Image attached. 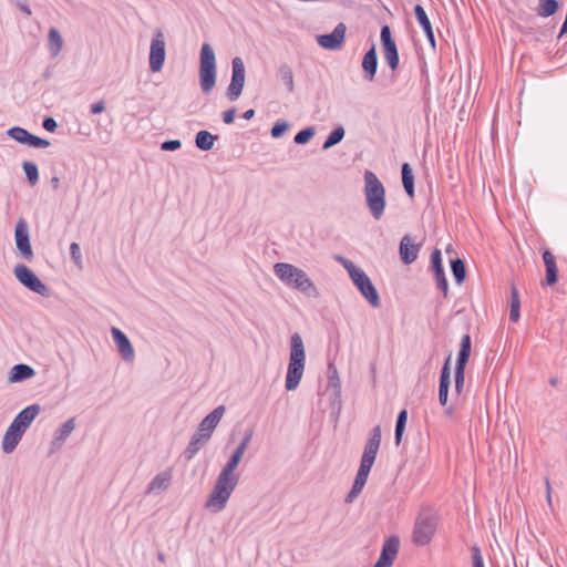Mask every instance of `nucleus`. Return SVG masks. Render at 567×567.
<instances>
[{
	"label": "nucleus",
	"mask_w": 567,
	"mask_h": 567,
	"mask_svg": "<svg viewBox=\"0 0 567 567\" xmlns=\"http://www.w3.org/2000/svg\"><path fill=\"white\" fill-rule=\"evenodd\" d=\"M274 272L286 286L297 289L309 297L318 296L316 286L302 269L288 262H277L274 266Z\"/></svg>",
	"instance_id": "1"
},
{
	"label": "nucleus",
	"mask_w": 567,
	"mask_h": 567,
	"mask_svg": "<svg viewBox=\"0 0 567 567\" xmlns=\"http://www.w3.org/2000/svg\"><path fill=\"white\" fill-rule=\"evenodd\" d=\"M306 363V350L301 336L295 332L290 337V355L286 375V390L293 391L298 388L303 375Z\"/></svg>",
	"instance_id": "2"
},
{
	"label": "nucleus",
	"mask_w": 567,
	"mask_h": 567,
	"mask_svg": "<svg viewBox=\"0 0 567 567\" xmlns=\"http://www.w3.org/2000/svg\"><path fill=\"white\" fill-rule=\"evenodd\" d=\"M364 198L370 214L375 220H380L384 214L386 202H385V188L378 176L371 172H364Z\"/></svg>",
	"instance_id": "3"
},
{
	"label": "nucleus",
	"mask_w": 567,
	"mask_h": 567,
	"mask_svg": "<svg viewBox=\"0 0 567 567\" xmlns=\"http://www.w3.org/2000/svg\"><path fill=\"white\" fill-rule=\"evenodd\" d=\"M238 476H229L224 473H219L213 491L205 503V507L214 513L221 512L226 507L228 499L238 485Z\"/></svg>",
	"instance_id": "4"
},
{
	"label": "nucleus",
	"mask_w": 567,
	"mask_h": 567,
	"mask_svg": "<svg viewBox=\"0 0 567 567\" xmlns=\"http://www.w3.org/2000/svg\"><path fill=\"white\" fill-rule=\"evenodd\" d=\"M216 55L209 43H204L200 49L199 83L204 93H209L216 85Z\"/></svg>",
	"instance_id": "5"
},
{
	"label": "nucleus",
	"mask_w": 567,
	"mask_h": 567,
	"mask_svg": "<svg viewBox=\"0 0 567 567\" xmlns=\"http://www.w3.org/2000/svg\"><path fill=\"white\" fill-rule=\"evenodd\" d=\"M437 528V518L430 513H421L414 523V528L412 533V542L416 546H425L427 545Z\"/></svg>",
	"instance_id": "6"
},
{
	"label": "nucleus",
	"mask_w": 567,
	"mask_h": 567,
	"mask_svg": "<svg viewBox=\"0 0 567 567\" xmlns=\"http://www.w3.org/2000/svg\"><path fill=\"white\" fill-rule=\"evenodd\" d=\"M13 274L18 281L29 290L42 297L50 296V288L45 284H43L28 266L22 264L17 265L13 269Z\"/></svg>",
	"instance_id": "7"
},
{
	"label": "nucleus",
	"mask_w": 567,
	"mask_h": 567,
	"mask_svg": "<svg viewBox=\"0 0 567 567\" xmlns=\"http://www.w3.org/2000/svg\"><path fill=\"white\" fill-rule=\"evenodd\" d=\"M245 64L240 56H235L231 61V79L227 87L226 96L234 102L239 99L245 85Z\"/></svg>",
	"instance_id": "8"
},
{
	"label": "nucleus",
	"mask_w": 567,
	"mask_h": 567,
	"mask_svg": "<svg viewBox=\"0 0 567 567\" xmlns=\"http://www.w3.org/2000/svg\"><path fill=\"white\" fill-rule=\"evenodd\" d=\"M351 280L373 308H379L381 306L378 290L369 276L362 269L359 272H354Z\"/></svg>",
	"instance_id": "9"
},
{
	"label": "nucleus",
	"mask_w": 567,
	"mask_h": 567,
	"mask_svg": "<svg viewBox=\"0 0 567 567\" xmlns=\"http://www.w3.org/2000/svg\"><path fill=\"white\" fill-rule=\"evenodd\" d=\"M165 40L162 30L157 29L150 48V69L152 72H159L165 62Z\"/></svg>",
	"instance_id": "10"
},
{
	"label": "nucleus",
	"mask_w": 567,
	"mask_h": 567,
	"mask_svg": "<svg viewBox=\"0 0 567 567\" xmlns=\"http://www.w3.org/2000/svg\"><path fill=\"white\" fill-rule=\"evenodd\" d=\"M380 38H381V44H382V49H383L384 59H385L388 65L390 66V69L392 71H395L400 63V56H399L396 43H395L394 39L392 38L391 29L388 24H385L381 28Z\"/></svg>",
	"instance_id": "11"
},
{
	"label": "nucleus",
	"mask_w": 567,
	"mask_h": 567,
	"mask_svg": "<svg viewBox=\"0 0 567 567\" xmlns=\"http://www.w3.org/2000/svg\"><path fill=\"white\" fill-rule=\"evenodd\" d=\"M14 240L17 249L24 259L31 260L33 258V250L30 243V234L28 224L23 218H20L14 228Z\"/></svg>",
	"instance_id": "12"
},
{
	"label": "nucleus",
	"mask_w": 567,
	"mask_h": 567,
	"mask_svg": "<svg viewBox=\"0 0 567 567\" xmlns=\"http://www.w3.org/2000/svg\"><path fill=\"white\" fill-rule=\"evenodd\" d=\"M9 137L16 142L29 145L35 148H45L50 146V142L37 135H33L28 130L20 126H12L7 131Z\"/></svg>",
	"instance_id": "13"
},
{
	"label": "nucleus",
	"mask_w": 567,
	"mask_h": 567,
	"mask_svg": "<svg viewBox=\"0 0 567 567\" xmlns=\"http://www.w3.org/2000/svg\"><path fill=\"white\" fill-rule=\"evenodd\" d=\"M381 444V426L375 425L370 433V437L365 443L360 464L372 467L377 458V454Z\"/></svg>",
	"instance_id": "14"
},
{
	"label": "nucleus",
	"mask_w": 567,
	"mask_h": 567,
	"mask_svg": "<svg viewBox=\"0 0 567 567\" xmlns=\"http://www.w3.org/2000/svg\"><path fill=\"white\" fill-rule=\"evenodd\" d=\"M400 549V539L396 535L385 538L381 554L373 567H391Z\"/></svg>",
	"instance_id": "15"
},
{
	"label": "nucleus",
	"mask_w": 567,
	"mask_h": 567,
	"mask_svg": "<svg viewBox=\"0 0 567 567\" xmlns=\"http://www.w3.org/2000/svg\"><path fill=\"white\" fill-rule=\"evenodd\" d=\"M347 27L340 22L336 25L331 33L320 34L317 42L327 50H339L342 48L346 38Z\"/></svg>",
	"instance_id": "16"
},
{
	"label": "nucleus",
	"mask_w": 567,
	"mask_h": 567,
	"mask_svg": "<svg viewBox=\"0 0 567 567\" xmlns=\"http://www.w3.org/2000/svg\"><path fill=\"white\" fill-rule=\"evenodd\" d=\"M431 270L433 271L436 288L441 290L444 297L449 293V282L445 276V271L442 262V252L439 248H435L431 252Z\"/></svg>",
	"instance_id": "17"
},
{
	"label": "nucleus",
	"mask_w": 567,
	"mask_h": 567,
	"mask_svg": "<svg viewBox=\"0 0 567 567\" xmlns=\"http://www.w3.org/2000/svg\"><path fill=\"white\" fill-rule=\"evenodd\" d=\"M251 436H252V432L245 434L241 442L238 444V446L235 449V451L230 455L227 463L221 468L220 473H224L229 476H238L239 477V474L235 473V470L237 468L238 464L240 463V461L244 456V453L251 441Z\"/></svg>",
	"instance_id": "18"
},
{
	"label": "nucleus",
	"mask_w": 567,
	"mask_h": 567,
	"mask_svg": "<svg viewBox=\"0 0 567 567\" xmlns=\"http://www.w3.org/2000/svg\"><path fill=\"white\" fill-rule=\"evenodd\" d=\"M225 412L226 408L224 405H218L200 421L196 431L210 439Z\"/></svg>",
	"instance_id": "19"
},
{
	"label": "nucleus",
	"mask_w": 567,
	"mask_h": 567,
	"mask_svg": "<svg viewBox=\"0 0 567 567\" xmlns=\"http://www.w3.org/2000/svg\"><path fill=\"white\" fill-rule=\"evenodd\" d=\"M40 411L41 406L38 403L28 405L16 415L11 424L24 434Z\"/></svg>",
	"instance_id": "20"
},
{
	"label": "nucleus",
	"mask_w": 567,
	"mask_h": 567,
	"mask_svg": "<svg viewBox=\"0 0 567 567\" xmlns=\"http://www.w3.org/2000/svg\"><path fill=\"white\" fill-rule=\"evenodd\" d=\"M114 343L117 347L118 352L125 361H132L134 359V349L127 338V336L118 328H112L111 330Z\"/></svg>",
	"instance_id": "21"
},
{
	"label": "nucleus",
	"mask_w": 567,
	"mask_h": 567,
	"mask_svg": "<svg viewBox=\"0 0 567 567\" xmlns=\"http://www.w3.org/2000/svg\"><path fill=\"white\" fill-rule=\"evenodd\" d=\"M420 246L412 243L409 235L403 236L400 241L399 252L401 260L406 264H413L419 255Z\"/></svg>",
	"instance_id": "22"
},
{
	"label": "nucleus",
	"mask_w": 567,
	"mask_h": 567,
	"mask_svg": "<svg viewBox=\"0 0 567 567\" xmlns=\"http://www.w3.org/2000/svg\"><path fill=\"white\" fill-rule=\"evenodd\" d=\"M362 70L365 80H374L378 70V54L374 44L363 55Z\"/></svg>",
	"instance_id": "23"
},
{
	"label": "nucleus",
	"mask_w": 567,
	"mask_h": 567,
	"mask_svg": "<svg viewBox=\"0 0 567 567\" xmlns=\"http://www.w3.org/2000/svg\"><path fill=\"white\" fill-rule=\"evenodd\" d=\"M414 14H415L416 21L423 29L429 43L431 44V47L433 49H435V35H434L433 27H432V23L426 14L424 8L421 4H416L414 7Z\"/></svg>",
	"instance_id": "24"
},
{
	"label": "nucleus",
	"mask_w": 567,
	"mask_h": 567,
	"mask_svg": "<svg viewBox=\"0 0 567 567\" xmlns=\"http://www.w3.org/2000/svg\"><path fill=\"white\" fill-rule=\"evenodd\" d=\"M210 439L197 431L193 434L188 445L183 452V456L186 461H190L195 455L208 443Z\"/></svg>",
	"instance_id": "25"
},
{
	"label": "nucleus",
	"mask_w": 567,
	"mask_h": 567,
	"mask_svg": "<svg viewBox=\"0 0 567 567\" xmlns=\"http://www.w3.org/2000/svg\"><path fill=\"white\" fill-rule=\"evenodd\" d=\"M22 436L23 433L10 424L2 439V451L7 454L12 453L21 441Z\"/></svg>",
	"instance_id": "26"
},
{
	"label": "nucleus",
	"mask_w": 567,
	"mask_h": 567,
	"mask_svg": "<svg viewBox=\"0 0 567 567\" xmlns=\"http://www.w3.org/2000/svg\"><path fill=\"white\" fill-rule=\"evenodd\" d=\"M543 260L546 268L545 285L553 286L558 280V269L555 256L549 250H545L543 254Z\"/></svg>",
	"instance_id": "27"
},
{
	"label": "nucleus",
	"mask_w": 567,
	"mask_h": 567,
	"mask_svg": "<svg viewBox=\"0 0 567 567\" xmlns=\"http://www.w3.org/2000/svg\"><path fill=\"white\" fill-rule=\"evenodd\" d=\"M75 429V419L71 417L61 424L54 432L52 445L60 447Z\"/></svg>",
	"instance_id": "28"
},
{
	"label": "nucleus",
	"mask_w": 567,
	"mask_h": 567,
	"mask_svg": "<svg viewBox=\"0 0 567 567\" xmlns=\"http://www.w3.org/2000/svg\"><path fill=\"white\" fill-rule=\"evenodd\" d=\"M35 374V371L32 367L19 363L11 368L10 374H9V382L17 383L22 382L24 380H28L32 378Z\"/></svg>",
	"instance_id": "29"
},
{
	"label": "nucleus",
	"mask_w": 567,
	"mask_h": 567,
	"mask_svg": "<svg viewBox=\"0 0 567 567\" xmlns=\"http://www.w3.org/2000/svg\"><path fill=\"white\" fill-rule=\"evenodd\" d=\"M472 350V339L468 333L461 339L460 350L457 353L455 367L466 368Z\"/></svg>",
	"instance_id": "30"
},
{
	"label": "nucleus",
	"mask_w": 567,
	"mask_h": 567,
	"mask_svg": "<svg viewBox=\"0 0 567 567\" xmlns=\"http://www.w3.org/2000/svg\"><path fill=\"white\" fill-rule=\"evenodd\" d=\"M402 184L410 198L414 197V175L409 163H403L401 167Z\"/></svg>",
	"instance_id": "31"
},
{
	"label": "nucleus",
	"mask_w": 567,
	"mask_h": 567,
	"mask_svg": "<svg viewBox=\"0 0 567 567\" xmlns=\"http://www.w3.org/2000/svg\"><path fill=\"white\" fill-rule=\"evenodd\" d=\"M217 138V135H213L208 131H199L195 136V145L200 151H210Z\"/></svg>",
	"instance_id": "32"
},
{
	"label": "nucleus",
	"mask_w": 567,
	"mask_h": 567,
	"mask_svg": "<svg viewBox=\"0 0 567 567\" xmlns=\"http://www.w3.org/2000/svg\"><path fill=\"white\" fill-rule=\"evenodd\" d=\"M171 478L172 476L168 472L157 474L148 484L146 493L166 489L169 486Z\"/></svg>",
	"instance_id": "33"
},
{
	"label": "nucleus",
	"mask_w": 567,
	"mask_h": 567,
	"mask_svg": "<svg viewBox=\"0 0 567 567\" xmlns=\"http://www.w3.org/2000/svg\"><path fill=\"white\" fill-rule=\"evenodd\" d=\"M560 7L558 0H539L536 12L542 18L554 16Z\"/></svg>",
	"instance_id": "34"
},
{
	"label": "nucleus",
	"mask_w": 567,
	"mask_h": 567,
	"mask_svg": "<svg viewBox=\"0 0 567 567\" xmlns=\"http://www.w3.org/2000/svg\"><path fill=\"white\" fill-rule=\"evenodd\" d=\"M509 320L517 322L520 317V299L517 288L513 285L511 289Z\"/></svg>",
	"instance_id": "35"
},
{
	"label": "nucleus",
	"mask_w": 567,
	"mask_h": 567,
	"mask_svg": "<svg viewBox=\"0 0 567 567\" xmlns=\"http://www.w3.org/2000/svg\"><path fill=\"white\" fill-rule=\"evenodd\" d=\"M450 265L455 282L462 285L466 278L465 262L461 258H455L451 260Z\"/></svg>",
	"instance_id": "36"
},
{
	"label": "nucleus",
	"mask_w": 567,
	"mask_h": 567,
	"mask_svg": "<svg viewBox=\"0 0 567 567\" xmlns=\"http://www.w3.org/2000/svg\"><path fill=\"white\" fill-rule=\"evenodd\" d=\"M277 75L285 83L288 92H293V72L290 65H288L287 63L281 64L278 69Z\"/></svg>",
	"instance_id": "37"
},
{
	"label": "nucleus",
	"mask_w": 567,
	"mask_h": 567,
	"mask_svg": "<svg viewBox=\"0 0 567 567\" xmlns=\"http://www.w3.org/2000/svg\"><path fill=\"white\" fill-rule=\"evenodd\" d=\"M63 47V39L60 32L55 28H51L49 31V49L53 56H56Z\"/></svg>",
	"instance_id": "38"
},
{
	"label": "nucleus",
	"mask_w": 567,
	"mask_h": 567,
	"mask_svg": "<svg viewBox=\"0 0 567 567\" xmlns=\"http://www.w3.org/2000/svg\"><path fill=\"white\" fill-rule=\"evenodd\" d=\"M406 421H408V411L401 410L398 414L396 423H395L394 441H395L396 445H400V443H401V440H402V436H403V433L405 430Z\"/></svg>",
	"instance_id": "39"
},
{
	"label": "nucleus",
	"mask_w": 567,
	"mask_h": 567,
	"mask_svg": "<svg viewBox=\"0 0 567 567\" xmlns=\"http://www.w3.org/2000/svg\"><path fill=\"white\" fill-rule=\"evenodd\" d=\"M344 137V128L342 126H338L331 131L326 141L323 142L322 150H329L332 146L340 143Z\"/></svg>",
	"instance_id": "40"
},
{
	"label": "nucleus",
	"mask_w": 567,
	"mask_h": 567,
	"mask_svg": "<svg viewBox=\"0 0 567 567\" xmlns=\"http://www.w3.org/2000/svg\"><path fill=\"white\" fill-rule=\"evenodd\" d=\"M22 168L25 177L31 186L39 182V169L35 163L25 161L22 163Z\"/></svg>",
	"instance_id": "41"
},
{
	"label": "nucleus",
	"mask_w": 567,
	"mask_h": 567,
	"mask_svg": "<svg viewBox=\"0 0 567 567\" xmlns=\"http://www.w3.org/2000/svg\"><path fill=\"white\" fill-rule=\"evenodd\" d=\"M327 375L328 386L333 389L339 394L341 390V381L338 374V370L333 363L328 364Z\"/></svg>",
	"instance_id": "42"
},
{
	"label": "nucleus",
	"mask_w": 567,
	"mask_h": 567,
	"mask_svg": "<svg viewBox=\"0 0 567 567\" xmlns=\"http://www.w3.org/2000/svg\"><path fill=\"white\" fill-rule=\"evenodd\" d=\"M316 134V131L312 126L306 127L299 131L295 137L293 142L298 145L307 144Z\"/></svg>",
	"instance_id": "43"
},
{
	"label": "nucleus",
	"mask_w": 567,
	"mask_h": 567,
	"mask_svg": "<svg viewBox=\"0 0 567 567\" xmlns=\"http://www.w3.org/2000/svg\"><path fill=\"white\" fill-rule=\"evenodd\" d=\"M455 392L461 394L465 383V368L455 367L454 369Z\"/></svg>",
	"instance_id": "44"
},
{
	"label": "nucleus",
	"mask_w": 567,
	"mask_h": 567,
	"mask_svg": "<svg viewBox=\"0 0 567 567\" xmlns=\"http://www.w3.org/2000/svg\"><path fill=\"white\" fill-rule=\"evenodd\" d=\"M364 485H365L364 483L354 480L350 492L348 493V495L344 498V502L347 504H351L362 492V489L364 488Z\"/></svg>",
	"instance_id": "45"
},
{
	"label": "nucleus",
	"mask_w": 567,
	"mask_h": 567,
	"mask_svg": "<svg viewBox=\"0 0 567 567\" xmlns=\"http://www.w3.org/2000/svg\"><path fill=\"white\" fill-rule=\"evenodd\" d=\"M451 381H439V401L442 406L447 404Z\"/></svg>",
	"instance_id": "46"
},
{
	"label": "nucleus",
	"mask_w": 567,
	"mask_h": 567,
	"mask_svg": "<svg viewBox=\"0 0 567 567\" xmlns=\"http://www.w3.org/2000/svg\"><path fill=\"white\" fill-rule=\"evenodd\" d=\"M289 128V124L285 121H279L275 123V125L271 128V136L274 138H280Z\"/></svg>",
	"instance_id": "47"
},
{
	"label": "nucleus",
	"mask_w": 567,
	"mask_h": 567,
	"mask_svg": "<svg viewBox=\"0 0 567 567\" xmlns=\"http://www.w3.org/2000/svg\"><path fill=\"white\" fill-rule=\"evenodd\" d=\"M473 567H485L481 549L477 546L471 548Z\"/></svg>",
	"instance_id": "48"
},
{
	"label": "nucleus",
	"mask_w": 567,
	"mask_h": 567,
	"mask_svg": "<svg viewBox=\"0 0 567 567\" xmlns=\"http://www.w3.org/2000/svg\"><path fill=\"white\" fill-rule=\"evenodd\" d=\"M439 381H451V355H449L442 367Z\"/></svg>",
	"instance_id": "49"
},
{
	"label": "nucleus",
	"mask_w": 567,
	"mask_h": 567,
	"mask_svg": "<svg viewBox=\"0 0 567 567\" xmlns=\"http://www.w3.org/2000/svg\"><path fill=\"white\" fill-rule=\"evenodd\" d=\"M342 266L347 269L350 278L354 276V272H359L361 270V268L357 267L351 260L347 259V258H343V257H339L338 258Z\"/></svg>",
	"instance_id": "50"
},
{
	"label": "nucleus",
	"mask_w": 567,
	"mask_h": 567,
	"mask_svg": "<svg viewBox=\"0 0 567 567\" xmlns=\"http://www.w3.org/2000/svg\"><path fill=\"white\" fill-rule=\"evenodd\" d=\"M371 468L372 467L364 466V465L360 464L354 480L365 484Z\"/></svg>",
	"instance_id": "51"
},
{
	"label": "nucleus",
	"mask_w": 567,
	"mask_h": 567,
	"mask_svg": "<svg viewBox=\"0 0 567 567\" xmlns=\"http://www.w3.org/2000/svg\"><path fill=\"white\" fill-rule=\"evenodd\" d=\"M181 146L182 143L179 140H168L162 143L161 150L173 152L181 148Z\"/></svg>",
	"instance_id": "52"
},
{
	"label": "nucleus",
	"mask_w": 567,
	"mask_h": 567,
	"mask_svg": "<svg viewBox=\"0 0 567 567\" xmlns=\"http://www.w3.org/2000/svg\"><path fill=\"white\" fill-rule=\"evenodd\" d=\"M42 126L48 132L53 133L56 130L58 124H56V121L53 117L47 116V117L43 118Z\"/></svg>",
	"instance_id": "53"
},
{
	"label": "nucleus",
	"mask_w": 567,
	"mask_h": 567,
	"mask_svg": "<svg viewBox=\"0 0 567 567\" xmlns=\"http://www.w3.org/2000/svg\"><path fill=\"white\" fill-rule=\"evenodd\" d=\"M235 116H236V109L230 107L223 113V122L225 124H231L235 120Z\"/></svg>",
	"instance_id": "54"
},
{
	"label": "nucleus",
	"mask_w": 567,
	"mask_h": 567,
	"mask_svg": "<svg viewBox=\"0 0 567 567\" xmlns=\"http://www.w3.org/2000/svg\"><path fill=\"white\" fill-rule=\"evenodd\" d=\"M105 110V102L103 100L93 103L90 107L92 114H101Z\"/></svg>",
	"instance_id": "55"
},
{
	"label": "nucleus",
	"mask_w": 567,
	"mask_h": 567,
	"mask_svg": "<svg viewBox=\"0 0 567 567\" xmlns=\"http://www.w3.org/2000/svg\"><path fill=\"white\" fill-rule=\"evenodd\" d=\"M70 254L75 261L81 258L80 246L78 243H72L70 245Z\"/></svg>",
	"instance_id": "56"
},
{
	"label": "nucleus",
	"mask_w": 567,
	"mask_h": 567,
	"mask_svg": "<svg viewBox=\"0 0 567 567\" xmlns=\"http://www.w3.org/2000/svg\"><path fill=\"white\" fill-rule=\"evenodd\" d=\"M17 8H19L20 11H22L24 14L27 16H31L32 14V11H31V8L25 4V3H22V2H17L16 3Z\"/></svg>",
	"instance_id": "57"
},
{
	"label": "nucleus",
	"mask_w": 567,
	"mask_h": 567,
	"mask_svg": "<svg viewBox=\"0 0 567 567\" xmlns=\"http://www.w3.org/2000/svg\"><path fill=\"white\" fill-rule=\"evenodd\" d=\"M567 33V12H566V17H565V20L563 22V25L560 28V32H559V38L564 37L565 34Z\"/></svg>",
	"instance_id": "58"
},
{
	"label": "nucleus",
	"mask_w": 567,
	"mask_h": 567,
	"mask_svg": "<svg viewBox=\"0 0 567 567\" xmlns=\"http://www.w3.org/2000/svg\"><path fill=\"white\" fill-rule=\"evenodd\" d=\"M255 116V110L250 109L244 112L243 118L245 120H251Z\"/></svg>",
	"instance_id": "59"
},
{
	"label": "nucleus",
	"mask_w": 567,
	"mask_h": 567,
	"mask_svg": "<svg viewBox=\"0 0 567 567\" xmlns=\"http://www.w3.org/2000/svg\"><path fill=\"white\" fill-rule=\"evenodd\" d=\"M51 185H52V188L53 189H58L59 185H60V178L56 177V176H53L51 178Z\"/></svg>",
	"instance_id": "60"
},
{
	"label": "nucleus",
	"mask_w": 567,
	"mask_h": 567,
	"mask_svg": "<svg viewBox=\"0 0 567 567\" xmlns=\"http://www.w3.org/2000/svg\"><path fill=\"white\" fill-rule=\"evenodd\" d=\"M546 486H547V494H548V501H550V484H549V481L546 480Z\"/></svg>",
	"instance_id": "61"
},
{
	"label": "nucleus",
	"mask_w": 567,
	"mask_h": 567,
	"mask_svg": "<svg viewBox=\"0 0 567 567\" xmlns=\"http://www.w3.org/2000/svg\"><path fill=\"white\" fill-rule=\"evenodd\" d=\"M157 558H158L159 561H164L165 560L164 554H162V553H158Z\"/></svg>",
	"instance_id": "62"
},
{
	"label": "nucleus",
	"mask_w": 567,
	"mask_h": 567,
	"mask_svg": "<svg viewBox=\"0 0 567 567\" xmlns=\"http://www.w3.org/2000/svg\"><path fill=\"white\" fill-rule=\"evenodd\" d=\"M452 413H453V409H452V408H447V409L445 410V414H446V415H452Z\"/></svg>",
	"instance_id": "63"
},
{
	"label": "nucleus",
	"mask_w": 567,
	"mask_h": 567,
	"mask_svg": "<svg viewBox=\"0 0 567 567\" xmlns=\"http://www.w3.org/2000/svg\"><path fill=\"white\" fill-rule=\"evenodd\" d=\"M43 76H44L45 79H49V78H50V72H49V71L44 72Z\"/></svg>",
	"instance_id": "64"
}]
</instances>
